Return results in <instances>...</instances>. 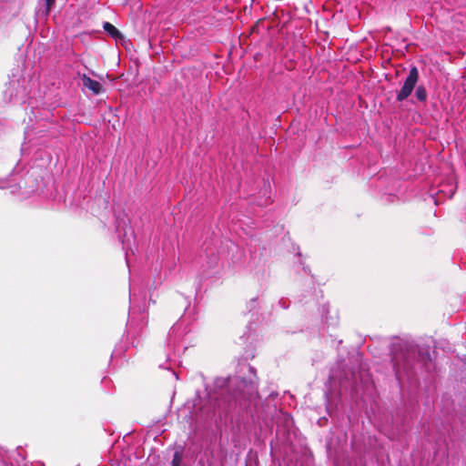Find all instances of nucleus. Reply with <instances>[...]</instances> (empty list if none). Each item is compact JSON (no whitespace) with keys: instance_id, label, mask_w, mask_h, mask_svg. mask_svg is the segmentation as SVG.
I'll use <instances>...</instances> for the list:
<instances>
[{"instance_id":"nucleus-10","label":"nucleus","mask_w":466,"mask_h":466,"mask_svg":"<svg viewBox=\"0 0 466 466\" xmlns=\"http://www.w3.org/2000/svg\"><path fill=\"white\" fill-rule=\"evenodd\" d=\"M159 368H161V369L164 368L167 370V372H168V374L167 375V377H173L175 379H178V377L180 376V373L176 371L175 370H173V368L171 367L170 364L166 367H164L162 364H160Z\"/></svg>"},{"instance_id":"nucleus-4","label":"nucleus","mask_w":466,"mask_h":466,"mask_svg":"<svg viewBox=\"0 0 466 466\" xmlns=\"http://www.w3.org/2000/svg\"><path fill=\"white\" fill-rule=\"evenodd\" d=\"M419 80V71L417 67L413 66L410 68L408 76L406 77L402 87L398 92L396 99L399 102L405 100L412 93L416 84Z\"/></svg>"},{"instance_id":"nucleus-12","label":"nucleus","mask_w":466,"mask_h":466,"mask_svg":"<svg viewBox=\"0 0 466 466\" xmlns=\"http://www.w3.org/2000/svg\"><path fill=\"white\" fill-rule=\"evenodd\" d=\"M46 1V15H48L51 11L52 6L55 4V0H45Z\"/></svg>"},{"instance_id":"nucleus-6","label":"nucleus","mask_w":466,"mask_h":466,"mask_svg":"<svg viewBox=\"0 0 466 466\" xmlns=\"http://www.w3.org/2000/svg\"><path fill=\"white\" fill-rule=\"evenodd\" d=\"M83 85L85 87L90 89L95 95H98L102 91V85L86 75H83L82 76Z\"/></svg>"},{"instance_id":"nucleus-15","label":"nucleus","mask_w":466,"mask_h":466,"mask_svg":"<svg viewBox=\"0 0 466 466\" xmlns=\"http://www.w3.org/2000/svg\"><path fill=\"white\" fill-rule=\"evenodd\" d=\"M121 227H122V226H121V223H120V222H118V223H117V226H116L117 230H119Z\"/></svg>"},{"instance_id":"nucleus-2","label":"nucleus","mask_w":466,"mask_h":466,"mask_svg":"<svg viewBox=\"0 0 466 466\" xmlns=\"http://www.w3.org/2000/svg\"><path fill=\"white\" fill-rule=\"evenodd\" d=\"M351 367L348 368L345 360H338L331 368L329 379H368L372 377L369 365L363 361L360 354L354 355L349 359Z\"/></svg>"},{"instance_id":"nucleus-14","label":"nucleus","mask_w":466,"mask_h":466,"mask_svg":"<svg viewBox=\"0 0 466 466\" xmlns=\"http://www.w3.org/2000/svg\"><path fill=\"white\" fill-rule=\"evenodd\" d=\"M256 301H257V299H252L249 303L251 305H254L256 303Z\"/></svg>"},{"instance_id":"nucleus-8","label":"nucleus","mask_w":466,"mask_h":466,"mask_svg":"<svg viewBox=\"0 0 466 466\" xmlns=\"http://www.w3.org/2000/svg\"><path fill=\"white\" fill-rule=\"evenodd\" d=\"M415 96L420 102H425L427 99V91L423 86H419L415 90Z\"/></svg>"},{"instance_id":"nucleus-7","label":"nucleus","mask_w":466,"mask_h":466,"mask_svg":"<svg viewBox=\"0 0 466 466\" xmlns=\"http://www.w3.org/2000/svg\"><path fill=\"white\" fill-rule=\"evenodd\" d=\"M103 28L106 32H107L114 38H117L121 35L119 30L116 27H115L112 24H110L109 22H105Z\"/></svg>"},{"instance_id":"nucleus-9","label":"nucleus","mask_w":466,"mask_h":466,"mask_svg":"<svg viewBox=\"0 0 466 466\" xmlns=\"http://www.w3.org/2000/svg\"><path fill=\"white\" fill-rule=\"evenodd\" d=\"M182 460H183V455L181 453V451H175L174 455H173V460H172V466H181V463H182Z\"/></svg>"},{"instance_id":"nucleus-1","label":"nucleus","mask_w":466,"mask_h":466,"mask_svg":"<svg viewBox=\"0 0 466 466\" xmlns=\"http://www.w3.org/2000/svg\"><path fill=\"white\" fill-rule=\"evenodd\" d=\"M390 360L377 364L375 369L380 376L396 379H419L434 376L437 366L432 360L430 349L408 342L392 345Z\"/></svg>"},{"instance_id":"nucleus-13","label":"nucleus","mask_w":466,"mask_h":466,"mask_svg":"<svg viewBox=\"0 0 466 466\" xmlns=\"http://www.w3.org/2000/svg\"><path fill=\"white\" fill-rule=\"evenodd\" d=\"M118 354H120V350H115L113 351V353H112V357H116V356H117Z\"/></svg>"},{"instance_id":"nucleus-11","label":"nucleus","mask_w":466,"mask_h":466,"mask_svg":"<svg viewBox=\"0 0 466 466\" xmlns=\"http://www.w3.org/2000/svg\"><path fill=\"white\" fill-rule=\"evenodd\" d=\"M456 367L461 370V376L462 379L466 378V360H458V361L454 364Z\"/></svg>"},{"instance_id":"nucleus-3","label":"nucleus","mask_w":466,"mask_h":466,"mask_svg":"<svg viewBox=\"0 0 466 466\" xmlns=\"http://www.w3.org/2000/svg\"><path fill=\"white\" fill-rule=\"evenodd\" d=\"M184 335V329L180 324H175L170 329L167 339V347L168 352L167 353V361L170 362L173 356L177 355V343L181 339Z\"/></svg>"},{"instance_id":"nucleus-5","label":"nucleus","mask_w":466,"mask_h":466,"mask_svg":"<svg viewBox=\"0 0 466 466\" xmlns=\"http://www.w3.org/2000/svg\"><path fill=\"white\" fill-rule=\"evenodd\" d=\"M257 376V370L246 360L238 361L236 368L235 379H252Z\"/></svg>"}]
</instances>
